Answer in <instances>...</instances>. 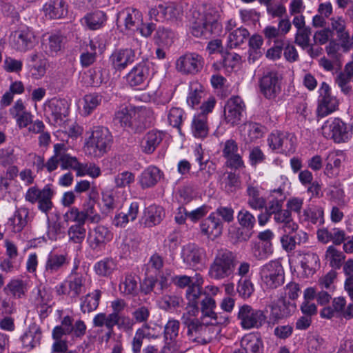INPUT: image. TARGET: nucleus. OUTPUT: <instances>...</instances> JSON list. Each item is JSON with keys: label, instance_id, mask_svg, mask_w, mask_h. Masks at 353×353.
<instances>
[{"label": "nucleus", "instance_id": "30", "mask_svg": "<svg viewBox=\"0 0 353 353\" xmlns=\"http://www.w3.org/2000/svg\"><path fill=\"white\" fill-rule=\"evenodd\" d=\"M265 128L254 122H245L240 126L241 135L245 141L253 142L261 138L265 133Z\"/></svg>", "mask_w": 353, "mask_h": 353}, {"label": "nucleus", "instance_id": "46", "mask_svg": "<svg viewBox=\"0 0 353 353\" xmlns=\"http://www.w3.org/2000/svg\"><path fill=\"white\" fill-rule=\"evenodd\" d=\"M180 323L175 319H170L164 327V338L165 343L178 342L176 339L179 335Z\"/></svg>", "mask_w": 353, "mask_h": 353}, {"label": "nucleus", "instance_id": "22", "mask_svg": "<svg viewBox=\"0 0 353 353\" xmlns=\"http://www.w3.org/2000/svg\"><path fill=\"white\" fill-rule=\"evenodd\" d=\"M135 52L130 48L114 51L110 57L112 67L117 70H124L135 60Z\"/></svg>", "mask_w": 353, "mask_h": 353}, {"label": "nucleus", "instance_id": "25", "mask_svg": "<svg viewBox=\"0 0 353 353\" xmlns=\"http://www.w3.org/2000/svg\"><path fill=\"white\" fill-rule=\"evenodd\" d=\"M296 310L294 302L281 296L277 302L271 306L270 315L274 320H279L292 314Z\"/></svg>", "mask_w": 353, "mask_h": 353}, {"label": "nucleus", "instance_id": "38", "mask_svg": "<svg viewBox=\"0 0 353 353\" xmlns=\"http://www.w3.org/2000/svg\"><path fill=\"white\" fill-rule=\"evenodd\" d=\"M332 307L337 316H341L345 319L353 318V303L348 304L346 307L345 298L341 296L334 298L332 301Z\"/></svg>", "mask_w": 353, "mask_h": 353}, {"label": "nucleus", "instance_id": "35", "mask_svg": "<svg viewBox=\"0 0 353 353\" xmlns=\"http://www.w3.org/2000/svg\"><path fill=\"white\" fill-rule=\"evenodd\" d=\"M125 199V191L121 190H112L103 194L104 205L110 210L121 208Z\"/></svg>", "mask_w": 353, "mask_h": 353}, {"label": "nucleus", "instance_id": "27", "mask_svg": "<svg viewBox=\"0 0 353 353\" xmlns=\"http://www.w3.org/2000/svg\"><path fill=\"white\" fill-rule=\"evenodd\" d=\"M164 217L163 208L159 205H152L144 210L140 222L145 227H152L159 224Z\"/></svg>", "mask_w": 353, "mask_h": 353}, {"label": "nucleus", "instance_id": "29", "mask_svg": "<svg viewBox=\"0 0 353 353\" xmlns=\"http://www.w3.org/2000/svg\"><path fill=\"white\" fill-rule=\"evenodd\" d=\"M42 337V332L40 327L36 324H32L21 337L23 347L26 350H31L40 344Z\"/></svg>", "mask_w": 353, "mask_h": 353}, {"label": "nucleus", "instance_id": "4", "mask_svg": "<svg viewBox=\"0 0 353 353\" xmlns=\"http://www.w3.org/2000/svg\"><path fill=\"white\" fill-rule=\"evenodd\" d=\"M322 134L336 143H344L352 137V128L339 118H331L322 126Z\"/></svg>", "mask_w": 353, "mask_h": 353}, {"label": "nucleus", "instance_id": "8", "mask_svg": "<svg viewBox=\"0 0 353 353\" xmlns=\"http://www.w3.org/2000/svg\"><path fill=\"white\" fill-rule=\"evenodd\" d=\"M53 195L52 185L48 184L42 190L37 186L30 188L26 193L25 199L32 204L37 203L39 210L47 214L53 206L52 202Z\"/></svg>", "mask_w": 353, "mask_h": 353}, {"label": "nucleus", "instance_id": "31", "mask_svg": "<svg viewBox=\"0 0 353 353\" xmlns=\"http://www.w3.org/2000/svg\"><path fill=\"white\" fill-rule=\"evenodd\" d=\"M161 171L156 166L145 168L139 176V182L143 189L154 187L162 177Z\"/></svg>", "mask_w": 353, "mask_h": 353}, {"label": "nucleus", "instance_id": "32", "mask_svg": "<svg viewBox=\"0 0 353 353\" xmlns=\"http://www.w3.org/2000/svg\"><path fill=\"white\" fill-rule=\"evenodd\" d=\"M163 139L161 131L151 130L147 132L141 142V151L145 154H152L159 145Z\"/></svg>", "mask_w": 353, "mask_h": 353}, {"label": "nucleus", "instance_id": "14", "mask_svg": "<svg viewBox=\"0 0 353 353\" xmlns=\"http://www.w3.org/2000/svg\"><path fill=\"white\" fill-rule=\"evenodd\" d=\"M338 106L339 101L334 96L332 95L329 85L323 82L319 89L318 115L324 117L334 112Z\"/></svg>", "mask_w": 353, "mask_h": 353}, {"label": "nucleus", "instance_id": "2", "mask_svg": "<svg viewBox=\"0 0 353 353\" xmlns=\"http://www.w3.org/2000/svg\"><path fill=\"white\" fill-rule=\"evenodd\" d=\"M144 112L132 106L121 107L114 114V122L124 129L132 132L143 131L146 125L143 122Z\"/></svg>", "mask_w": 353, "mask_h": 353}, {"label": "nucleus", "instance_id": "62", "mask_svg": "<svg viewBox=\"0 0 353 353\" xmlns=\"http://www.w3.org/2000/svg\"><path fill=\"white\" fill-rule=\"evenodd\" d=\"M106 21L105 14L99 10H95L90 14V30H97L103 26Z\"/></svg>", "mask_w": 353, "mask_h": 353}, {"label": "nucleus", "instance_id": "42", "mask_svg": "<svg viewBox=\"0 0 353 353\" xmlns=\"http://www.w3.org/2000/svg\"><path fill=\"white\" fill-rule=\"evenodd\" d=\"M48 107L56 123L63 121L68 114V107L65 100H52Z\"/></svg>", "mask_w": 353, "mask_h": 353}, {"label": "nucleus", "instance_id": "7", "mask_svg": "<svg viewBox=\"0 0 353 353\" xmlns=\"http://www.w3.org/2000/svg\"><path fill=\"white\" fill-rule=\"evenodd\" d=\"M260 276L263 285L274 289L284 283V270L278 261H271L260 269Z\"/></svg>", "mask_w": 353, "mask_h": 353}, {"label": "nucleus", "instance_id": "55", "mask_svg": "<svg viewBox=\"0 0 353 353\" xmlns=\"http://www.w3.org/2000/svg\"><path fill=\"white\" fill-rule=\"evenodd\" d=\"M66 259L64 255H58L50 254L48 256L46 270L48 272L52 273L53 272L57 271L65 263Z\"/></svg>", "mask_w": 353, "mask_h": 353}, {"label": "nucleus", "instance_id": "54", "mask_svg": "<svg viewBox=\"0 0 353 353\" xmlns=\"http://www.w3.org/2000/svg\"><path fill=\"white\" fill-rule=\"evenodd\" d=\"M326 259L332 267L339 268L345 259V256L333 246H330L326 251Z\"/></svg>", "mask_w": 353, "mask_h": 353}, {"label": "nucleus", "instance_id": "44", "mask_svg": "<svg viewBox=\"0 0 353 353\" xmlns=\"http://www.w3.org/2000/svg\"><path fill=\"white\" fill-rule=\"evenodd\" d=\"M99 194L95 187H92L90 191V222L98 223L101 216L98 213L100 210L99 203Z\"/></svg>", "mask_w": 353, "mask_h": 353}, {"label": "nucleus", "instance_id": "17", "mask_svg": "<svg viewBox=\"0 0 353 353\" xmlns=\"http://www.w3.org/2000/svg\"><path fill=\"white\" fill-rule=\"evenodd\" d=\"M142 14L139 10L134 8H126L117 14V23L125 30L134 32L138 31L142 26Z\"/></svg>", "mask_w": 353, "mask_h": 353}, {"label": "nucleus", "instance_id": "33", "mask_svg": "<svg viewBox=\"0 0 353 353\" xmlns=\"http://www.w3.org/2000/svg\"><path fill=\"white\" fill-rule=\"evenodd\" d=\"M343 160L344 156L341 152H330L326 158L324 174L330 178L338 176Z\"/></svg>", "mask_w": 353, "mask_h": 353}, {"label": "nucleus", "instance_id": "24", "mask_svg": "<svg viewBox=\"0 0 353 353\" xmlns=\"http://www.w3.org/2000/svg\"><path fill=\"white\" fill-rule=\"evenodd\" d=\"M301 223L321 225L324 223V211L319 205H307L299 216Z\"/></svg>", "mask_w": 353, "mask_h": 353}, {"label": "nucleus", "instance_id": "43", "mask_svg": "<svg viewBox=\"0 0 353 353\" xmlns=\"http://www.w3.org/2000/svg\"><path fill=\"white\" fill-rule=\"evenodd\" d=\"M215 307V301L210 296H205V298L201 301V312L203 316L213 319L215 321V323H225V322L228 321L227 318H224L223 321H218V314L214 311Z\"/></svg>", "mask_w": 353, "mask_h": 353}, {"label": "nucleus", "instance_id": "16", "mask_svg": "<svg viewBox=\"0 0 353 353\" xmlns=\"http://www.w3.org/2000/svg\"><path fill=\"white\" fill-rule=\"evenodd\" d=\"M219 30V23L211 15H203L192 26V34L196 37L208 38Z\"/></svg>", "mask_w": 353, "mask_h": 353}, {"label": "nucleus", "instance_id": "60", "mask_svg": "<svg viewBox=\"0 0 353 353\" xmlns=\"http://www.w3.org/2000/svg\"><path fill=\"white\" fill-rule=\"evenodd\" d=\"M181 301V298L178 296L165 295L159 301V305L161 309L168 311L179 307Z\"/></svg>", "mask_w": 353, "mask_h": 353}, {"label": "nucleus", "instance_id": "13", "mask_svg": "<svg viewBox=\"0 0 353 353\" xmlns=\"http://www.w3.org/2000/svg\"><path fill=\"white\" fill-rule=\"evenodd\" d=\"M268 142L270 148L279 152H290L295 148V137L292 134L286 132H272Z\"/></svg>", "mask_w": 353, "mask_h": 353}, {"label": "nucleus", "instance_id": "40", "mask_svg": "<svg viewBox=\"0 0 353 353\" xmlns=\"http://www.w3.org/2000/svg\"><path fill=\"white\" fill-rule=\"evenodd\" d=\"M29 220V211L27 208H22L16 210L14 216L9 219V223L12 226L15 232H21L27 225Z\"/></svg>", "mask_w": 353, "mask_h": 353}, {"label": "nucleus", "instance_id": "26", "mask_svg": "<svg viewBox=\"0 0 353 353\" xmlns=\"http://www.w3.org/2000/svg\"><path fill=\"white\" fill-rule=\"evenodd\" d=\"M200 228L203 234L209 238L214 239L222 233L223 224L219 218L215 216V214L212 213L202 221Z\"/></svg>", "mask_w": 353, "mask_h": 353}, {"label": "nucleus", "instance_id": "28", "mask_svg": "<svg viewBox=\"0 0 353 353\" xmlns=\"http://www.w3.org/2000/svg\"><path fill=\"white\" fill-rule=\"evenodd\" d=\"M246 194L247 203L251 209L261 210L265 207L267 201L262 195L261 188L259 186L249 184L247 186Z\"/></svg>", "mask_w": 353, "mask_h": 353}, {"label": "nucleus", "instance_id": "49", "mask_svg": "<svg viewBox=\"0 0 353 353\" xmlns=\"http://www.w3.org/2000/svg\"><path fill=\"white\" fill-rule=\"evenodd\" d=\"M110 233L108 230L101 225L96 227L94 231V240L91 247L94 250L99 248L101 250L104 247L105 241L109 239Z\"/></svg>", "mask_w": 353, "mask_h": 353}, {"label": "nucleus", "instance_id": "23", "mask_svg": "<svg viewBox=\"0 0 353 353\" xmlns=\"http://www.w3.org/2000/svg\"><path fill=\"white\" fill-rule=\"evenodd\" d=\"M298 260L306 276L313 275L319 266V259L316 254L310 251H299Z\"/></svg>", "mask_w": 353, "mask_h": 353}, {"label": "nucleus", "instance_id": "11", "mask_svg": "<svg viewBox=\"0 0 353 353\" xmlns=\"http://www.w3.org/2000/svg\"><path fill=\"white\" fill-rule=\"evenodd\" d=\"M281 75L276 71L264 74L259 81V87L263 96L269 99H274L281 91Z\"/></svg>", "mask_w": 353, "mask_h": 353}, {"label": "nucleus", "instance_id": "3", "mask_svg": "<svg viewBox=\"0 0 353 353\" xmlns=\"http://www.w3.org/2000/svg\"><path fill=\"white\" fill-rule=\"evenodd\" d=\"M112 138L109 130L102 126L94 127L90 136V155L103 156L110 148Z\"/></svg>", "mask_w": 353, "mask_h": 353}, {"label": "nucleus", "instance_id": "59", "mask_svg": "<svg viewBox=\"0 0 353 353\" xmlns=\"http://www.w3.org/2000/svg\"><path fill=\"white\" fill-rule=\"evenodd\" d=\"M137 282L132 275H126L125 279L119 285V290L124 294H134L137 292Z\"/></svg>", "mask_w": 353, "mask_h": 353}, {"label": "nucleus", "instance_id": "47", "mask_svg": "<svg viewBox=\"0 0 353 353\" xmlns=\"http://www.w3.org/2000/svg\"><path fill=\"white\" fill-rule=\"evenodd\" d=\"M239 224L248 230H252L256 224V218L248 210L242 208L237 214Z\"/></svg>", "mask_w": 353, "mask_h": 353}, {"label": "nucleus", "instance_id": "57", "mask_svg": "<svg viewBox=\"0 0 353 353\" xmlns=\"http://www.w3.org/2000/svg\"><path fill=\"white\" fill-rule=\"evenodd\" d=\"M254 291V285L250 279L241 278L237 284V292L243 299H248L251 296Z\"/></svg>", "mask_w": 353, "mask_h": 353}, {"label": "nucleus", "instance_id": "64", "mask_svg": "<svg viewBox=\"0 0 353 353\" xmlns=\"http://www.w3.org/2000/svg\"><path fill=\"white\" fill-rule=\"evenodd\" d=\"M48 41L49 49L52 53H57L61 50L62 43L67 42L66 38L59 32L50 35Z\"/></svg>", "mask_w": 353, "mask_h": 353}, {"label": "nucleus", "instance_id": "51", "mask_svg": "<svg viewBox=\"0 0 353 353\" xmlns=\"http://www.w3.org/2000/svg\"><path fill=\"white\" fill-rule=\"evenodd\" d=\"M352 80V79L344 72H340L335 77V82L338 87L347 96H350L352 94V88L350 84Z\"/></svg>", "mask_w": 353, "mask_h": 353}, {"label": "nucleus", "instance_id": "41", "mask_svg": "<svg viewBox=\"0 0 353 353\" xmlns=\"http://www.w3.org/2000/svg\"><path fill=\"white\" fill-rule=\"evenodd\" d=\"M192 132L197 138H204L208 134L207 125V116L205 114H199L195 116L192 123Z\"/></svg>", "mask_w": 353, "mask_h": 353}, {"label": "nucleus", "instance_id": "56", "mask_svg": "<svg viewBox=\"0 0 353 353\" xmlns=\"http://www.w3.org/2000/svg\"><path fill=\"white\" fill-rule=\"evenodd\" d=\"M273 252L272 243H261L256 244L252 248L254 256L263 260L268 258Z\"/></svg>", "mask_w": 353, "mask_h": 353}, {"label": "nucleus", "instance_id": "9", "mask_svg": "<svg viewBox=\"0 0 353 353\" xmlns=\"http://www.w3.org/2000/svg\"><path fill=\"white\" fill-rule=\"evenodd\" d=\"M205 64L203 57L196 52H188L176 61V70L183 74L194 75L200 72Z\"/></svg>", "mask_w": 353, "mask_h": 353}, {"label": "nucleus", "instance_id": "37", "mask_svg": "<svg viewBox=\"0 0 353 353\" xmlns=\"http://www.w3.org/2000/svg\"><path fill=\"white\" fill-rule=\"evenodd\" d=\"M175 38L174 32L170 28L164 26H159L157 28L154 34V42L159 47H169L174 42Z\"/></svg>", "mask_w": 353, "mask_h": 353}, {"label": "nucleus", "instance_id": "50", "mask_svg": "<svg viewBox=\"0 0 353 353\" xmlns=\"http://www.w3.org/2000/svg\"><path fill=\"white\" fill-rule=\"evenodd\" d=\"M240 185L239 176L233 172H227L221 183L223 188L228 193L235 192L240 188Z\"/></svg>", "mask_w": 353, "mask_h": 353}, {"label": "nucleus", "instance_id": "34", "mask_svg": "<svg viewBox=\"0 0 353 353\" xmlns=\"http://www.w3.org/2000/svg\"><path fill=\"white\" fill-rule=\"evenodd\" d=\"M43 10L46 16L50 19H61L68 12L65 3L63 0H48L43 6Z\"/></svg>", "mask_w": 353, "mask_h": 353}, {"label": "nucleus", "instance_id": "20", "mask_svg": "<svg viewBox=\"0 0 353 353\" xmlns=\"http://www.w3.org/2000/svg\"><path fill=\"white\" fill-rule=\"evenodd\" d=\"M205 256V250L194 243H189L184 245L181 250L183 261L186 265L192 267H195L200 264Z\"/></svg>", "mask_w": 353, "mask_h": 353}, {"label": "nucleus", "instance_id": "6", "mask_svg": "<svg viewBox=\"0 0 353 353\" xmlns=\"http://www.w3.org/2000/svg\"><path fill=\"white\" fill-rule=\"evenodd\" d=\"M63 218L65 222L77 223L68 230L70 239L77 243L83 239L86 234V230L83 225L88 218V210L79 211L78 208H72L64 214Z\"/></svg>", "mask_w": 353, "mask_h": 353}, {"label": "nucleus", "instance_id": "21", "mask_svg": "<svg viewBox=\"0 0 353 353\" xmlns=\"http://www.w3.org/2000/svg\"><path fill=\"white\" fill-rule=\"evenodd\" d=\"M150 74L149 65L141 62L137 64L126 75L128 84L131 87L143 85Z\"/></svg>", "mask_w": 353, "mask_h": 353}, {"label": "nucleus", "instance_id": "5", "mask_svg": "<svg viewBox=\"0 0 353 353\" xmlns=\"http://www.w3.org/2000/svg\"><path fill=\"white\" fill-rule=\"evenodd\" d=\"M327 28L332 34L336 35V41L345 52L353 49V34L351 35L347 29L346 19L343 16H335L329 19Z\"/></svg>", "mask_w": 353, "mask_h": 353}, {"label": "nucleus", "instance_id": "48", "mask_svg": "<svg viewBox=\"0 0 353 353\" xmlns=\"http://www.w3.org/2000/svg\"><path fill=\"white\" fill-rule=\"evenodd\" d=\"M343 270L346 276L344 283L345 290L353 299V259H348L345 261Z\"/></svg>", "mask_w": 353, "mask_h": 353}, {"label": "nucleus", "instance_id": "36", "mask_svg": "<svg viewBox=\"0 0 353 353\" xmlns=\"http://www.w3.org/2000/svg\"><path fill=\"white\" fill-rule=\"evenodd\" d=\"M274 220L276 223L283 224L282 228L285 232H295L299 228V225L292 217V213L287 209L281 208L274 215Z\"/></svg>", "mask_w": 353, "mask_h": 353}, {"label": "nucleus", "instance_id": "39", "mask_svg": "<svg viewBox=\"0 0 353 353\" xmlns=\"http://www.w3.org/2000/svg\"><path fill=\"white\" fill-rule=\"evenodd\" d=\"M241 346L247 353H261L263 350L261 340L252 334H247L242 338Z\"/></svg>", "mask_w": 353, "mask_h": 353}, {"label": "nucleus", "instance_id": "10", "mask_svg": "<svg viewBox=\"0 0 353 353\" xmlns=\"http://www.w3.org/2000/svg\"><path fill=\"white\" fill-rule=\"evenodd\" d=\"M237 318L243 329L259 328L265 323V316L262 310L245 304L239 307Z\"/></svg>", "mask_w": 353, "mask_h": 353}, {"label": "nucleus", "instance_id": "18", "mask_svg": "<svg viewBox=\"0 0 353 353\" xmlns=\"http://www.w3.org/2000/svg\"><path fill=\"white\" fill-rule=\"evenodd\" d=\"M188 327V336L193 342L206 344L214 337L213 328L201 323L199 321L190 324Z\"/></svg>", "mask_w": 353, "mask_h": 353}, {"label": "nucleus", "instance_id": "1", "mask_svg": "<svg viewBox=\"0 0 353 353\" xmlns=\"http://www.w3.org/2000/svg\"><path fill=\"white\" fill-rule=\"evenodd\" d=\"M235 270V256L230 250H216L208 269L209 277L215 281H223L233 275Z\"/></svg>", "mask_w": 353, "mask_h": 353}, {"label": "nucleus", "instance_id": "58", "mask_svg": "<svg viewBox=\"0 0 353 353\" xmlns=\"http://www.w3.org/2000/svg\"><path fill=\"white\" fill-rule=\"evenodd\" d=\"M203 97V92L202 87L199 84H194L191 85L190 91L187 98V103L192 108H194L199 105Z\"/></svg>", "mask_w": 353, "mask_h": 353}, {"label": "nucleus", "instance_id": "45", "mask_svg": "<svg viewBox=\"0 0 353 353\" xmlns=\"http://www.w3.org/2000/svg\"><path fill=\"white\" fill-rule=\"evenodd\" d=\"M250 34L247 29L238 28L230 32L228 35V46L230 48H236L243 43L248 38Z\"/></svg>", "mask_w": 353, "mask_h": 353}, {"label": "nucleus", "instance_id": "61", "mask_svg": "<svg viewBox=\"0 0 353 353\" xmlns=\"http://www.w3.org/2000/svg\"><path fill=\"white\" fill-rule=\"evenodd\" d=\"M199 312V309L198 306L187 304L185 312L181 316L182 323L186 327H188L190 324L199 321V320L196 319V316L198 315Z\"/></svg>", "mask_w": 353, "mask_h": 353}, {"label": "nucleus", "instance_id": "63", "mask_svg": "<svg viewBox=\"0 0 353 353\" xmlns=\"http://www.w3.org/2000/svg\"><path fill=\"white\" fill-rule=\"evenodd\" d=\"M60 162L62 170L76 168L78 165V160L76 157H71L66 153L65 145L64 150H60Z\"/></svg>", "mask_w": 353, "mask_h": 353}, {"label": "nucleus", "instance_id": "15", "mask_svg": "<svg viewBox=\"0 0 353 353\" xmlns=\"http://www.w3.org/2000/svg\"><path fill=\"white\" fill-rule=\"evenodd\" d=\"M245 105L241 97L234 96L230 98L224 108V118L227 123L238 125L245 112Z\"/></svg>", "mask_w": 353, "mask_h": 353}, {"label": "nucleus", "instance_id": "53", "mask_svg": "<svg viewBox=\"0 0 353 353\" xmlns=\"http://www.w3.org/2000/svg\"><path fill=\"white\" fill-rule=\"evenodd\" d=\"M25 290L26 285L21 280H12L4 288L7 294H11L15 298H20L21 295L24 294Z\"/></svg>", "mask_w": 353, "mask_h": 353}, {"label": "nucleus", "instance_id": "12", "mask_svg": "<svg viewBox=\"0 0 353 353\" xmlns=\"http://www.w3.org/2000/svg\"><path fill=\"white\" fill-rule=\"evenodd\" d=\"M35 36L29 28L19 29L12 32L9 37V43L12 49L18 52H26L35 44Z\"/></svg>", "mask_w": 353, "mask_h": 353}, {"label": "nucleus", "instance_id": "52", "mask_svg": "<svg viewBox=\"0 0 353 353\" xmlns=\"http://www.w3.org/2000/svg\"><path fill=\"white\" fill-rule=\"evenodd\" d=\"M116 268L117 265L113 260L106 259L98 262L94 265V270L98 275L106 276L112 274Z\"/></svg>", "mask_w": 353, "mask_h": 353}, {"label": "nucleus", "instance_id": "19", "mask_svg": "<svg viewBox=\"0 0 353 353\" xmlns=\"http://www.w3.org/2000/svg\"><path fill=\"white\" fill-rule=\"evenodd\" d=\"M238 151L239 146L234 140L228 139L224 143L222 153L223 157L226 159L227 167L234 170L245 167L242 157Z\"/></svg>", "mask_w": 353, "mask_h": 353}]
</instances>
